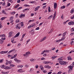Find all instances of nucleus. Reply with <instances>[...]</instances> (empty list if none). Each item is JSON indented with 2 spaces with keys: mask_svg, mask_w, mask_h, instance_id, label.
<instances>
[{
  "mask_svg": "<svg viewBox=\"0 0 74 74\" xmlns=\"http://www.w3.org/2000/svg\"><path fill=\"white\" fill-rule=\"evenodd\" d=\"M12 33H13V32H10L9 33V37H11L12 35Z\"/></svg>",
  "mask_w": 74,
  "mask_h": 74,
  "instance_id": "nucleus-8",
  "label": "nucleus"
},
{
  "mask_svg": "<svg viewBox=\"0 0 74 74\" xmlns=\"http://www.w3.org/2000/svg\"><path fill=\"white\" fill-rule=\"evenodd\" d=\"M14 41V38H12V39H11V42H13Z\"/></svg>",
  "mask_w": 74,
  "mask_h": 74,
  "instance_id": "nucleus-52",
  "label": "nucleus"
},
{
  "mask_svg": "<svg viewBox=\"0 0 74 74\" xmlns=\"http://www.w3.org/2000/svg\"><path fill=\"white\" fill-rule=\"evenodd\" d=\"M2 13L3 14H5V15H8V14L6 13L4 11V10H3L2 12Z\"/></svg>",
  "mask_w": 74,
  "mask_h": 74,
  "instance_id": "nucleus-9",
  "label": "nucleus"
},
{
  "mask_svg": "<svg viewBox=\"0 0 74 74\" xmlns=\"http://www.w3.org/2000/svg\"><path fill=\"white\" fill-rule=\"evenodd\" d=\"M0 43L1 44H3V40H2L1 39L0 40Z\"/></svg>",
  "mask_w": 74,
  "mask_h": 74,
  "instance_id": "nucleus-16",
  "label": "nucleus"
},
{
  "mask_svg": "<svg viewBox=\"0 0 74 74\" xmlns=\"http://www.w3.org/2000/svg\"><path fill=\"white\" fill-rule=\"evenodd\" d=\"M43 56H47V54H46V53L44 54L43 55Z\"/></svg>",
  "mask_w": 74,
  "mask_h": 74,
  "instance_id": "nucleus-60",
  "label": "nucleus"
},
{
  "mask_svg": "<svg viewBox=\"0 0 74 74\" xmlns=\"http://www.w3.org/2000/svg\"><path fill=\"white\" fill-rule=\"evenodd\" d=\"M64 15L63 14H62L61 16V18L62 19H64V17H63Z\"/></svg>",
  "mask_w": 74,
  "mask_h": 74,
  "instance_id": "nucleus-36",
  "label": "nucleus"
},
{
  "mask_svg": "<svg viewBox=\"0 0 74 74\" xmlns=\"http://www.w3.org/2000/svg\"><path fill=\"white\" fill-rule=\"evenodd\" d=\"M24 7H30V5H28L27 4H25L24 5Z\"/></svg>",
  "mask_w": 74,
  "mask_h": 74,
  "instance_id": "nucleus-33",
  "label": "nucleus"
},
{
  "mask_svg": "<svg viewBox=\"0 0 74 74\" xmlns=\"http://www.w3.org/2000/svg\"><path fill=\"white\" fill-rule=\"evenodd\" d=\"M27 53H28V55H29V54H30V53L29 51H28V52L26 53V54H27Z\"/></svg>",
  "mask_w": 74,
  "mask_h": 74,
  "instance_id": "nucleus-58",
  "label": "nucleus"
},
{
  "mask_svg": "<svg viewBox=\"0 0 74 74\" xmlns=\"http://www.w3.org/2000/svg\"><path fill=\"white\" fill-rule=\"evenodd\" d=\"M21 2V0H18L17 1V3H20Z\"/></svg>",
  "mask_w": 74,
  "mask_h": 74,
  "instance_id": "nucleus-56",
  "label": "nucleus"
},
{
  "mask_svg": "<svg viewBox=\"0 0 74 74\" xmlns=\"http://www.w3.org/2000/svg\"><path fill=\"white\" fill-rule=\"evenodd\" d=\"M67 64V62L63 61L60 63L61 65H66V64Z\"/></svg>",
  "mask_w": 74,
  "mask_h": 74,
  "instance_id": "nucleus-1",
  "label": "nucleus"
},
{
  "mask_svg": "<svg viewBox=\"0 0 74 74\" xmlns=\"http://www.w3.org/2000/svg\"><path fill=\"white\" fill-rule=\"evenodd\" d=\"M55 47H54L53 48L51 49V50L52 51H53V50H55Z\"/></svg>",
  "mask_w": 74,
  "mask_h": 74,
  "instance_id": "nucleus-64",
  "label": "nucleus"
},
{
  "mask_svg": "<svg viewBox=\"0 0 74 74\" xmlns=\"http://www.w3.org/2000/svg\"><path fill=\"white\" fill-rule=\"evenodd\" d=\"M15 13H16V12H13L12 13V14H15Z\"/></svg>",
  "mask_w": 74,
  "mask_h": 74,
  "instance_id": "nucleus-51",
  "label": "nucleus"
},
{
  "mask_svg": "<svg viewBox=\"0 0 74 74\" xmlns=\"http://www.w3.org/2000/svg\"><path fill=\"white\" fill-rule=\"evenodd\" d=\"M8 52V51H2V53L3 54H4V53H7Z\"/></svg>",
  "mask_w": 74,
  "mask_h": 74,
  "instance_id": "nucleus-20",
  "label": "nucleus"
},
{
  "mask_svg": "<svg viewBox=\"0 0 74 74\" xmlns=\"http://www.w3.org/2000/svg\"><path fill=\"white\" fill-rule=\"evenodd\" d=\"M22 71V69H18L17 71Z\"/></svg>",
  "mask_w": 74,
  "mask_h": 74,
  "instance_id": "nucleus-46",
  "label": "nucleus"
},
{
  "mask_svg": "<svg viewBox=\"0 0 74 74\" xmlns=\"http://www.w3.org/2000/svg\"><path fill=\"white\" fill-rule=\"evenodd\" d=\"M19 22V19H17L16 21V23H18Z\"/></svg>",
  "mask_w": 74,
  "mask_h": 74,
  "instance_id": "nucleus-24",
  "label": "nucleus"
},
{
  "mask_svg": "<svg viewBox=\"0 0 74 74\" xmlns=\"http://www.w3.org/2000/svg\"><path fill=\"white\" fill-rule=\"evenodd\" d=\"M20 34V33L18 32L17 34H16L14 36V38H16V37H18Z\"/></svg>",
  "mask_w": 74,
  "mask_h": 74,
  "instance_id": "nucleus-7",
  "label": "nucleus"
},
{
  "mask_svg": "<svg viewBox=\"0 0 74 74\" xmlns=\"http://www.w3.org/2000/svg\"><path fill=\"white\" fill-rule=\"evenodd\" d=\"M19 6V4H18L15 6L14 8H18Z\"/></svg>",
  "mask_w": 74,
  "mask_h": 74,
  "instance_id": "nucleus-13",
  "label": "nucleus"
},
{
  "mask_svg": "<svg viewBox=\"0 0 74 74\" xmlns=\"http://www.w3.org/2000/svg\"><path fill=\"white\" fill-rule=\"evenodd\" d=\"M17 63H20L21 62V60H17L16 62Z\"/></svg>",
  "mask_w": 74,
  "mask_h": 74,
  "instance_id": "nucleus-27",
  "label": "nucleus"
},
{
  "mask_svg": "<svg viewBox=\"0 0 74 74\" xmlns=\"http://www.w3.org/2000/svg\"><path fill=\"white\" fill-rule=\"evenodd\" d=\"M22 7H21L20 8H19L17 9V10H20V9H22Z\"/></svg>",
  "mask_w": 74,
  "mask_h": 74,
  "instance_id": "nucleus-38",
  "label": "nucleus"
},
{
  "mask_svg": "<svg viewBox=\"0 0 74 74\" xmlns=\"http://www.w3.org/2000/svg\"><path fill=\"white\" fill-rule=\"evenodd\" d=\"M68 25H74V21H71L68 23Z\"/></svg>",
  "mask_w": 74,
  "mask_h": 74,
  "instance_id": "nucleus-2",
  "label": "nucleus"
},
{
  "mask_svg": "<svg viewBox=\"0 0 74 74\" xmlns=\"http://www.w3.org/2000/svg\"><path fill=\"white\" fill-rule=\"evenodd\" d=\"M74 9H72L71 11V13H73V12L74 13Z\"/></svg>",
  "mask_w": 74,
  "mask_h": 74,
  "instance_id": "nucleus-21",
  "label": "nucleus"
},
{
  "mask_svg": "<svg viewBox=\"0 0 74 74\" xmlns=\"http://www.w3.org/2000/svg\"><path fill=\"white\" fill-rule=\"evenodd\" d=\"M47 38V37L45 36L42 39L40 40V42H42L43 41H44V40H45Z\"/></svg>",
  "mask_w": 74,
  "mask_h": 74,
  "instance_id": "nucleus-3",
  "label": "nucleus"
},
{
  "mask_svg": "<svg viewBox=\"0 0 74 74\" xmlns=\"http://www.w3.org/2000/svg\"><path fill=\"white\" fill-rule=\"evenodd\" d=\"M16 28L17 29H21V27H19V25H18L16 27Z\"/></svg>",
  "mask_w": 74,
  "mask_h": 74,
  "instance_id": "nucleus-17",
  "label": "nucleus"
},
{
  "mask_svg": "<svg viewBox=\"0 0 74 74\" xmlns=\"http://www.w3.org/2000/svg\"><path fill=\"white\" fill-rule=\"evenodd\" d=\"M40 6H38L36 7L34 10L35 11H37L38 10V8H40Z\"/></svg>",
  "mask_w": 74,
  "mask_h": 74,
  "instance_id": "nucleus-5",
  "label": "nucleus"
},
{
  "mask_svg": "<svg viewBox=\"0 0 74 74\" xmlns=\"http://www.w3.org/2000/svg\"><path fill=\"white\" fill-rule=\"evenodd\" d=\"M68 60H72V59L71 58V57H69L68 58Z\"/></svg>",
  "mask_w": 74,
  "mask_h": 74,
  "instance_id": "nucleus-15",
  "label": "nucleus"
},
{
  "mask_svg": "<svg viewBox=\"0 0 74 74\" xmlns=\"http://www.w3.org/2000/svg\"><path fill=\"white\" fill-rule=\"evenodd\" d=\"M10 66H12V67H14V66H15L14 65H13V64H10Z\"/></svg>",
  "mask_w": 74,
  "mask_h": 74,
  "instance_id": "nucleus-53",
  "label": "nucleus"
},
{
  "mask_svg": "<svg viewBox=\"0 0 74 74\" xmlns=\"http://www.w3.org/2000/svg\"><path fill=\"white\" fill-rule=\"evenodd\" d=\"M47 63L49 64H53V62H52V63H51V62H47Z\"/></svg>",
  "mask_w": 74,
  "mask_h": 74,
  "instance_id": "nucleus-45",
  "label": "nucleus"
},
{
  "mask_svg": "<svg viewBox=\"0 0 74 74\" xmlns=\"http://www.w3.org/2000/svg\"><path fill=\"white\" fill-rule=\"evenodd\" d=\"M5 35L4 34L1 35V37H5Z\"/></svg>",
  "mask_w": 74,
  "mask_h": 74,
  "instance_id": "nucleus-47",
  "label": "nucleus"
},
{
  "mask_svg": "<svg viewBox=\"0 0 74 74\" xmlns=\"http://www.w3.org/2000/svg\"><path fill=\"white\" fill-rule=\"evenodd\" d=\"M43 73H47V71L45 70H43Z\"/></svg>",
  "mask_w": 74,
  "mask_h": 74,
  "instance_id": "nucleus-34",
  "label": "nucleus"
},
{
  "mask_svg": "<svg viewBox=\"0 0 74 74\" xmlns=\"http://www.w3.org/2000/svg\"><path fill=\"white\" fill-rule=\"evenodd\" d=\"M1 67L2 68V69H4V68H5V66H4V65H3L1 66Z\"/></svg>",
  "mask_w": 74,
  "mask_h": 74,
  "instance_id": "nucleus-14",
  "label": "nucleus"
},
{
  "mask_svg": "<svg viewBox=\"0 0 74 74\" xmlns=\"http://www.w3.org/2000/svg\"><path fill=\"white\" fill-rule=\"evenodd\" d=\"M15 49H14L10 51H11V52H13V51H15Z\"/></svg>",
  "mask_w": 74,
  "mask_h": 74,
  "instance_id": "nucleus-48",
  "label": "nucleus"
},
{
  "mask_svg": "<svg viewBox=\"0 0 74 74\" xmlns=\"http://www.w3.org/2000/svg\"><path fill=\"white\" fill-rule=\"evenodd\" d=\"M41 67H40V68L41 69V70H44V67L43 66L42 67V66H40Z\"/></svg>",
  "mask_w": 74,
  "mask_h": 74,
  "instance_id": "nucleus-23",
  "label": "nucleus"
},
{
  "mask_svg": "<svg viewBox=\"0 0 74 74\" xmlns=\"http://www.w3.org/2000/svg\"><path fill=\"white\" fill-rule=\"evenodd\" d=\"M62 73V72H59L57 74H61Z\"/></svg>",
  "mask_w": 74,
  "mask_h": 74,
  "instance_id": "nucleus-59",
  "label": "nucleus"
},
{
  "mask_svg": "<svg viewBox=\"0 0 74 74\" xmlns=\"http://www.w3.org/2000/svg\"><path fill=\"white\" fill-rule=\"evenodd\" d=\"M56 11L55 12L54 14V15L55 16H56Z\"/></svg>",
  "mask_w": 74,
  "mask_h": 74,
  "instance_id": "nucleus-54",
  "label": "nucleus"
},
{
  "mask_svg": "<svg viewBox=\"0 0 74 74\" xmlns=\"http://www.w3.org/2000/svg\"><path fill=\"white\" fill-rule=\"evenodd\" d=\"M65 8V6H64V5L62 6L61 7V9H63Z\"/></svg>",
  "mask_w": 74,
  "mask_h": 74,
  "instance_id": "nucleus-25",
  "label": "nucleus"
},
{
  "mask_svg": "<svg viewBox=\"0 0 74 74\" xmlns=\"http://www.w3.org/2000/svg\"><path fill=\"white\" fill-rule=\"evenodd\" d=\"M43 63H45V64H47V63H48V62H46V61H44L43 62Z\"/></svg>",
  "mask_w": 74,
  "mask_h": 74,
  "instance_id": "nucleus-50",
  "label": "nucleus"
},
{
  "mask_svg": "<svg viewBox=\"0 0 74 74\" xmlns=\"http://www.w3.org/2000/svg\"><path fill=\"white\" fill-rule=\"evenodd\" d=\"M25 15L23 14H21L20 15V16H19V18H23V17H25Z\"/></svg>",
  "mask_w": 74,
  "mask_h": 74,
  "instance_id": "nucleus-6",
  "label": "nucleus"
},
{
  "mask_svg": "<svg viewBox=\"0 0 74 74\" xmlns=\"http://www.w3.org/2000/svg\"><path fill=\"white\" fill-rule=\"evenodd\" d=\"M68 68L70 69H73V66H69L68 67Z\"/></svg>",
  "mask_w": 74,
  "mask_h": 74,
  "instance_id": "nucleus-19",
  "label": "nucleus"
},
{
  "mask_svg": "<svg viewBox=\"0 0 74 74\" xmlns=\"http://www.w3.org/2000/svg\"><path fill=\"white\" fill-rule=\"evenodd\" d=\"M14 18V17L11 16L10 18V20H12V19H13Z\"/></svg>",
  "mask_w": 74,
  "mask_h": 74,
  "instance_id": "nucleus-35",
  "label": "nucleus"
},
{
  "mask_svg": "<svg viewBox=\"0 0 74 74\" xmlns=\"http://www.w3.org/2000/svg\"><path fill=\"white\" fill-rule=\"evenodd\" d=\"M25 35H26V33H25L24 34H23V35H22V38H24Z\"/></svg>",
  "mask_w": 74,
  "mask_h": 74,
  "instance_id": "nucleus-42",
  "label": "nucleus"
},
{
  "mask_svg": "<svg viewBox=\"0 0 74 74\" xmlns=\"http://www.w3.org/2000/svg\"><path fill=\"white\" fill-rule=\"evenodd\" d=\"M30 3H36V1H30Z\"/></svg>",
  "mask_w": 74,
  "mask_h": 74,
  "instance_id": "nucleus-40",
  "label": "nucleus"
},
{
  "mask_svg": "<svg viewBox=\"0 0 74 74\" xmlns=\"http://www.w3.org/2000/svg\"><path fill=\"white\" fill-rule=\"evenodd\" d=\"M53 3L54 8L56 9L57 8V3L54 2Z\"/></svg>",
  "mask_w": 74,
  "mask_h": 74,
  "instance_id": "nucleus-4",
  "label": "nucleus"
},
{
  "mask_svg": "<svg viewBox=\"0 0 74 74\" xmlns=\"http://www.w3.org/2000/svg\"><path fill=\"white\" fill-rule=\"evenodd\" d=\"M6 65H7V64H8L9 63L8 61V60H6Z\"/></svg>",
  "mask_w": 74,
  "mask_h": 74,
  "instance_id": "nucleus-29",
  "label": "nucleus"
},
{
  "mask_svg": "<svg viewBox=\"0 0 74 74\" xmlns=\"http://www.w3.org/2000/svg\"><path fill=\"white\" fill-rule=\"evenodd\" d=\"M10 69V68L8 66H5L4 68V69L5 70H7V69Z\"/></svg>",
  "mask_w": 74,
  "mask_h": 74,
  "instance_id": "nucleus-11",
  "label": "nucleus"
},
{
  "mask_svg": "<svg viewBox=\"0 0 74 74\" xmlns=\"http://www.w3.org/2000/svg\"><path fill=\"white\" fill-rule=\"evenodd\" d=\"M34 25H35V23H33V24L31 25L30 26H31V27H33V26H34Z\"/></svg>",
  "mask_w": 74,
  "mask_h": 74,
  "instance_id": "nucleus-28",
  "label": "nucleus"
},
{
  "mask_svg": "<svg viewBox=\"0 0 74 74\" xmlns=\"http://www.w3.org/2000/svg\"><path fill=\"white\" fill-rule=\"evenodd\" d=\"M52 17H53V16H49V19H51V18H52Z\"/></svg>",
  "mask_w": 74,
  "mask_h": 74,
  "instance_id": "nucleus-49",
  "label": "nucleus"
},
{
  "mask_svg": "<svg viewBox=\"0 0 74 74\" xmlns=\"http://www.w3.org/2000/svg\"><path fill=\"white\" fill-rule=\"evenodd\" d=\"M66 33H67V32H64V33L62 34V36L63 37H65V36L66 35Z\"/></svg>",
  "mask_w": 74,
  "mask_h": 74,
  "instance_id": "nucleus-10",
  "label": "nucleus"
},
{
  "mask_svg": "<svg viewBox=\"0 0 74 74\" xmlns=\"http://www.w3.org/2000/svg\"><path fill=\"white\" fill-rule=\"evenodd\" d=\"M5 4V2H3L2 4V5H4Z\"/></svg>",
  "mask_w": 74,
  "mask_h": 74,
  "instance_id": "nucleus-62",
  "label": "nucleus"
},
{
  "mask_svg": "<svg viewBox=\"0 0 74 74\" xmlns=\"http://www.w3.org/2000/svg\"><path fill=\"white\" fill-rule=\"evenodd\" d=\"M64 39H65V37H63V38L61 40H60V41H63V40H64Z\"/></svg>",
  "mask_w": 74,
  "mask_h": 74,
  "instance_id": "nucleus-31",
  "label": "nucleus"
},
{
  "mask_svg": "<svg viewBox=\"0 0 74 74\" xmlns=\"http://www.w3.org/2000/svg\"><path fill=\"white\" fill-rule=\"evenodd\" d=\"M30 61H34V59H30Z\"/></svg>",
  "mask_w": 74,
  "mask_h": 74,
  "instance_id": "nucleus-63",
  "label": "nucleus"
},
{
  "mask_svg": "<svg viewBox=\"0 0 74 74\" xmlns=\"http://www.w3.org/2000/svg\"><path fill=\"white\" fill-rule=\"evenodd\" d=\"M60 39L56 41V42H60Z\"/></svg>",
  "mask_w": 74,
  "mask_h": 74,
  "instance_id": "nucleus-30",
  "label": "nucleus"
},
{
  "mask_svg": "<svg viewBox=\"0 0 74 74\" xmlns=\"http://www.w3.org/2000/svg\"><path fill=\"white\" fill-rule=\"evenodd\" d=\"M9 64H11V63H12V61H10V62H8Z\"/></svg>",
  "mask_w": 74,
  "mask_h": 74,
  "instance_id": "nucleus-55",
  "label": "nucleus"
},
{
  "mask_svg": "<svg viewBox=\"0 0 74 74\" xmlns=\"http://www.w3.org/2000/svg\"><path fill=\"white\" fill-rule=\"evenodd\" d=\"M44 59H45V58H44V57L41 58V60H44Z\"/></svg>",
  "mask_w": 74,
  "mask_h": 74,
  "instance_id": "nucleus-61",
  "label": "nucleus"
},
{
  "mask_svg": "<svg viewBox=\"0 0 74 74\" xmlns=\"http://www.w3.org/2000/svg\"><path fill=\"white\" fill-rule=\"evenodd\" d=\"M11 5V4L10 3H9L8 4L7 6L8 7H10Z\"/></svg>",
  "mask_w": 74,
  "mask_h": 74,
  "instance_id": "nucleus-44",
  "label": "nucleus"
},
{
  "mask_svg": "<svg viewBox=\"0 0 74 74\" xmlns=\"http://www.w3.org/2000/svg\"><path fill=\"white\" fill-rule=\"evenodd\" d=\"M56 17V16H53V20H54L55 19V17Z\"/></svg>",
  "mask_w": 74,
  "mask_h": 74,
  "instance_id": "nucleus-43",
  "label": "nucleus"
},
{
  "mask_svg": "<svg viewBox=\"0 0 74 74\" xmlns=\"http://www.w3.org/2000/svg\"><path fill=\"white\" fill-rule=\"evenodd\" d=\"M67 22H69V20H67L66 21L64 22L63 23L65 25V24H66V23H67Z\"/></svg>",
  "mask_w": 74,
  "mask_h": 74,
  "instance_id": "nucleus-37",
  "label": "nucleus"
},
{
  "mask_svg": "<svg viewBox=\"0 0 74 74\" xmlns=\"http://www.w3.org/2000/svg\"><path fill=\"white\" fill-rule=\"evenodd\" d=\"M12 56L10 55V54L8 55V58H10V57H11V58H12Z\"/></svg>",
  "mask_w": 74,
  "mask_h": 74,
  "instance_id": "nucleus-39",
  "label": "nucleus"
},
{
  "mask_svg": "<svg viewBox=\"0 0 74 74\" xmlns=\"http://www.w3.org/2000/svg\"><path fill=\"white\" fill-rule=\"evenodd\" d=\"M48 11L49 12H51V8L50 7H48Z\"/></svg>",
  "mask_w": 74,
  "mask_h": 74,
  "instance_id": "nucleus-26",
  "label": "nucleus"
},
{
  "mask_svg": "<svg viewBox=\"0 0 74 74\" xmlns=\"http://www.w3.org/2000/svg\"><path fill=\"white\" fill-rule=\"evenodd\" d=\"M71 45H73L74 44V41H72L71 42Z\"/></svg>",
  "mask_w": 74,
  "mask_h": 74,
  "instance_id": "nucleus-22",
  "label": "nucleus"
},
{
  "mask_svg": "<svg viewBox=\"0 0 74 74\" xmlns=\"http://www.w3.org/2000/svg\"><path fill=\"white\" fill-rule=\"evenodd\" d=\"M4 60V59H2V60H0V63H2L3 62V61Z\"/></svg>",
  "mask_w": 74,
  "mask_h": 74,
  "instance_id": "nucleus-32",
  "label": "nucleus"
},
{
  "mask_svg": "<svg viewBox=\"0 0 74 74\" xmlns=\"http://www.w3.org/2000/svg\"><path fill=\"white\" fill-rule=\"evenodd\" d=\"M72 70L71 69H69L68 72V73H71V72L72 71Z\"/></svg>",
  "mask_w": 74,
  "mask_h": 74,
  "instance_id": "nucleus-12",
  "label": "nucleus"
},
{
  "mask_svg": "<svg viewBox=\"0 0 74 74\" xmlns=\"http://www.w3.org/2000/svg\"><path fill=\"white\" fill-rule=\"evenodd\" d=\"M35 67L36 69H38V65H36L35 66Z\"/></svg>",
  "mask_w": 74,
  "mask_h": 74,
  "instance_id": "nucleus-41",
  "label": "nucleus"
},
{
  "mask_svg": "<svg viewBox=\"0 0 74 74\" xmlns=\"http://www.w3.org/2000/svg\"><path fill=\"white\" fill-rule=\"evenodd\" d=\"M63 61V59H61L59 61V63H61V62H62Z\"/></svg>",
  "mask_w": 74,
  "mask_h": 74,
  "instance_id": "nucleus-18",
  "label": "nucleus"
},
{
  "mask_svg": "<svg viewBox=\"0 0 74 74\" xmlns=\"http://www.w3.org/2000/svg\"><path fill=\"white\" fill-rule=\"evenodd\" d=\"M40 29V27H37L36 28V30H39Z\"/></svg>",
  "mask_w": 74,
  "mask_h": 74,
  "instance_id": "nucleus-57",
  "label": "nucleus"
}]
</instances>
